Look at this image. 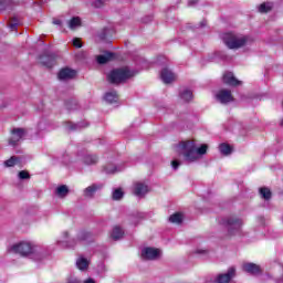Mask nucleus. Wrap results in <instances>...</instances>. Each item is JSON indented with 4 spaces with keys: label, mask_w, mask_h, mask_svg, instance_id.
Masks as SVG:
<instances>
[{
    "label": "nucleus",
    "mask_w": 283,
    "mask_h": 283,
    "mask_svg": "<svg viewBox=\"0 0 283 283\" xmlns=\"http://www.w3.org/2000/svg\"><path fill=\"white\" fill-rule=\"evenodd\" d=\"M74 76H76V71L67 67L62 69L57 74V78H60V81H65V78H74Z\"/></svg>",
    "instance_id": "nucleus-15"
},
{
    "label": "nucleus",
    "mask_w": 283,
    "mask_h": 283,
    "mask_svg": "<svg viewBox=\"0 0 283 283\" xmlns=\"http://www.w3.org/2000/svg\"><path fill=\"white\" fill-rule=\"evenodd\" d=\"M39 61L44 67L52 69L53 65H56V54L54 53L42 54L39 56Z\"/></svg>",
    "instance_id": "nucleus-6"
},
{
    "label": "nucleus",
    "mask_w": 283,
    "mask_h": 283,
    "mask_svg": "<svg viewBox=\"0 0 283 283\" xmlns=\"http://www.w3.org/2000/svg\"><path fill=\"white\" fill-rule=\"evenodd\" d=\"M93 8H103L105 6V1L104 0H95L92 3Z\"/></svg>",
    "instance_id": "nucleus-34"
},
{
    "label": "nucleus",
    "mask_w": 283,
    "mask_h": 283,
    "mask_svg": "<svg viewBox=\"0 0 283 283\" xmlns=\"http://www.w3.org/2000/svg\"><path fill=\"white\" fill-rule=\"evenodd\" d=\"M134 193L135 196H145L146 193H149V188L147 185L136 184Z\"/></svg>",
    "instance_id": "nucleus-18"
},
{
    "label": "nucleus",
    "mask_w": 283,
    "mask_h": 283,
    "mask_svg": "<svg viewBox=\"0 0 283 283\" xmlns=\"http://www.w3.org/2000/svg\"><path fill=\"white\" fill-rule=\"evenodd\" d=\"M106 174H116V167H113L112 169L105 167Z\"/></svg>",
    "instance_id": "nucleus-38"
},
{
    "label": "nucleus",
    "mask_w": 283,
    "mask_h": 283,
    "mask_svg": "<svg viewBox=\"0 0 283 283\" xmlns=\"http://www.w3.org/2000/svg\"><path fill=\"white\" fill-rule=\"evenodd\" d=\"M201 25H205V22H201Z\"/></svg>",
    "instance_id": "nucleus-46"
},
{
    "label": "nucleus",
    "mask_w": 283,
    "mask_h": 283,
    "mask_svg": "<svg viewBox=\"0 0 283 283\" xmlns=\"http://www.w3.org/2000/svg\"><path fill=\"white\" fill-rule=\"evenodd\" d=\"M27 132L24 128H13L11 130L12 137L9 139V145H12V147H15V145L25 136Z\"/></svg>",
    "instance_id": "nucleus-8"
},
{
    "label": "nucleus",
    "mask_w": 283,
    "mask_h": 283,
    "mask_svg": "<svg viewBox=\"0 0 283 283\" xmlns=\"http://www.w3.org/2000/svg\"><path fill=\"white\" fill-rule=\"evenodd\" d=\"M207 149H209V146L207 144H202L199 148H197V156H205V154H207Z\"/></svg>",
    "instance_id": "nucleus-31"
},
{
    "label": "nucleus",
    "mask_w": 283,
    "mask_h": 283,
    "mask_svg": "<svg viewBox=\"0 0 283 283\" xmlns=\"http://www.w3.org/2000/svg\"><path fill=\"white\" fill-rule=\"evenodd\" d=\"M76 266L80 271H87L90 269V261L85 258H80L76 261Z\"/></svg>",
    "instance_id": "nucleus-21"
},
{
    "label": "nucleus",
    "mask_w": 283,
    "mask_h": 283,
    "mask_svg": "<svg viewBox=\"0 0 283 283\" xmlns=\"http://www.w3.org/2000/svg\"><path fill=\"white\" fill-rule=\"evenodd\" d=\"M180 98L186 103H189V101L193 99V93L190 90H185L180 93Z\"/></svg>",
    "instance_id": "nucleus-26"
},
{
    "label": "nucleus",
    "mask_w": 283,
    "mask_h": 283,
    "mask_svg": "<svg viewBox=\"0 0 283 283\" xmlns=\"http://www.w3.org/2000/svg\"><path fill=\"white\" fill-rule=\"evenodd\" d=\"M106 103H109V105H114V103H118V93L116 91L108 92L104 96Z\"/></svg>",
    "instance_id": "nucleus-19"
},
{
    "label": "nucleus",
    "mask_w": 283,
    "mask_h": 283,
    "mask_svg": "<svg viewBox=\"0 0 283 283\" xmlns=\"http://www.w3.org/2000/svg\"><path fill=\"white\" fill-rule=\"evenodd\" d=\"M233 277H235V269L230 268L227 273L219 274L217 276L216 282L217 283H229V282H231V280H233Z\"/></svg>",
    "instance_id": "nucleus-11"
},
{
    "label": "nucleus",
    "mask_w": 283,
    "mask_h": 283,
    "mask_svg": "<svg viewBox=\"0 0 283 283\" xmlns=\"http://www.w3.org/2000/svg\"><path fill=\"white\" fill-rule=\"evenodd\" d=\"M160 78L166 85H169V83H174V81H176V74H174V72H171L167 67H165L161 70Z\"/></svg>",
    "instance_id": "nucleus-14"
},
{
    "label": "nucleus",
    "mask_w": 283,
    "mask_h": 283,
    "mask_svg": "<svg viewBox=\"0 0 283 283\" xmlns=\"http://www.w3.org/2000/svg\"><path fill=\"white\" fill-rule=\"evenodd\" d=\"M67 283H81V281H78L77 279H75V280L69 281Z\"/></svg>",
    "instance_id": "nucleus-43"
},
{
    "label": "nucleus",
    "mask_w": 283,
    "mask_h": 283,
    "mask_svg": "<svg viewBox=\"0 0 283 283\" xmlns=\"http://www.w3.org/2000/svg\"><path fill=\"white\" fill-rule=\"evenodd\" d=\"M123 196H125V193L123 192V189L117 188L114 190L112 198L113 200H120Z\"/></svg>",
    "instance_id": "nucleus-30"
},
{
    "label": "nucleus",
    "mask_w": 283,
    "mask_h": 283,
    "mask_svg": "<svg viewBox=\"0 0 283 283\" xmlns=\"http://www.w3.org/2000/svg\"><path fill=\"white\" fill-rule=\"evenodd\" d=\"M179 145L182 149L181 154L184 156V159L187 163H196V160H198L199 156L197 153L196 142L186 140V142H181Z\"/></svg>",
    "instance_id": "nucleus-2"
},
{
    "label": "nucleus",
    "mask_w": 283,
    "mask_h": 283,
    "mask_svg": "<svg viewBox=\"0 0 283 283\" xmlns=\"http://www.w3.org/2000/svg\"><path fill=\"white\" fill-rule=\"evenodd\" d=\"M219 151H221L223 156H230V154H233V147L227 143H223L219 145Z\"/></svg>",
    "instance_id": "nucleus-20"
},
{
    "label": "nucleus",
    "mask_w": 283,
    "mask_h": 283,
    "mask_svg": "<svg viewBox=\"0 0 283 283\" xmlns=\"http://www.w3.org/2000/svg\"><path fill=\"white\" fill-rule=\"evenodd\" d=\"M115 59L116 54L109 51H105L104 54L96 56V61L99 65H105V63H109V61H114Z\"/></svg>",
    "instance_id": "nucleus-13"
},
{
    "label": "nucleus",
    "mask_w": 283,
    "mask_h": 283,
    "mask_svg": "<svg viewBox=\"0 0 283 283\" xmlns=\"http://www.w3.org/2000/svg\"><path fill=\"white\" fill-rule=\"evenodd\" d=\"M221 224L228 229L229 235H235L242 229V219L235 216L223 218Z\"/></svg>",
    "instance_id": "nucleus-4"
},
{
    "label": "nucleus",
    "mask_w": 283,
    "mask_h": 283,
    "mask_svg": "<svg viewBox=\"0 0 283 283\" xmlns=\"http://www.w3.org/2000/svg\"><path fill=\"white\" fill-rule=\"evenodd\" d=\"M223 43L229 48V50H238L240 48H244L247 45V42L249 41V38L242 36L238 38L233 33H226L223 34Z\"/></svg>",
    "instance_id": "nucleus-3"
},
{
    "label": "nucleus",
    "mask_w": 283,
    "mask_h": 283,
    "mask_svg": "<svg viewBox=\"0 0 283 283\" xmlns=\"http://www.w3.org/2000/svg\"><path fill=\"white\" fill-rule=\"evenodd\" d=\"M82 161L84 165L92 166V165H97L98 164V156L93 155V154H86L82 158Z\"/></svg>",
    "instance_id": "nucleus-17"
},
{
    "label": "nucleus",
    "mask_w": 283,
    "mask_h": 283,
    "mask_svg": "<svg viewBox=\"0 0 283 283\" xmlns=\"http://www.w3.org/2000/svg\"><path fill=\"white\" fill-rule=\"evenodd\" d=\"M169 221L172 222V224H181L182 223V213L176 212L169 217Z\"/></svg>",
    "instance_id": "nucleus-27"
},
{
    "label": "nucleus",
    "mask_w": 283,
    "mask_h": 283,
    "mask_svg": "<svg viewBox=\"0 0 283 283\" xmlns=\"http://www.w3.org/2000/svg\"><path fill=\"white\" fill-rule=\"evenodd\" d=\"M66 127L70 132H75V129H78V124H73L72 122H69Z\"/></svg>",
    "instance_id": "nucleus-35"
},
{
    "label": "nucleus",
    "mask_w": 283,
    "mask_h": 283,
    "mask_svg": "<svg viewBox=\"0 0 283 283\" xmlns=\"http://www.w3.org/2000/svg\"><path fill=\"white\" fill-rule=\"evenodd\" d=\"M80 238H81V240H87V238H90V233L84 232V233H82V235Z\"/></svg>",
    "instance_id": "nucleus-39"
},
{
    "label": "nucleus",
    "mask_w": 283,
    "mask_h": 283,
    "mask_svg": "<svg viewBox=\"0 0 283 283\" xmlns=\"http://www.w3.org/2000/svg\"><path fill=\"white\" fill-rule=\"evenodd\" d=\"M61 23H62V22H61V20H59V19H54V20H53V24H54V25H61Z\"/></svg>",
    "instance_id": "nucleus-41"
},
{
    "label": "nucleus",
    "mask_w": 283,
    "mask_h": 283,
    "mask_svg": "<svg viewBox=\"0 0 283 283\" xmlns=\"http://www.w3.org/2000/svg\"><path fill=\"white\" fill-rule=\"evenodd\" d=\"M135 73L134 71H130L127 67H120V69H114L108 74L107 78L108 82L113 85H119V83H125V81H128V78H132Z\"/></svg>",
    "instance_id": "nucleus-1"
},
{
    "label": "nucleus",
    "mask_w": 283,
    "mask_h": 283,
    "mask_svg": "<svg viewBox=\"0 0 283 283\" xmlns=\"http://www.w3.org/2000/svg\"><path fill=\"white\" fill-rule=\"evenodd\" d=\"M84 283H96V281H94L92 277H88L84 281Z\"/></svg>",
    "instance_id": "nucleus-40"
},
{
    "label": "nucleus",
    "mask_w": 283,
    "mask_h": 283,
    "mask_svg": "<svg viewBox=\"0 0 283 283\" xmlns=\"http://www.w3.org/2000/svg\"><path fill=\"white\" fill-rule=\"evenodd\" d=\"M243 271L245 273H249L250 275H261L262 274V268L255 263H244L243 264Z\"/></svg>",
    "instance_id": "nucleus-12"
},
{
    "label": "nucleus",
    "mask_w": 283,
    "mask_h": 283,
    "mask_svg": "<svg viewBox=\"0 0 283 283\" xmlns=\"http://www.w3.org/2000/svg\"><path fill=\"white\" fill-rule=\"evenodd\" d=\"M259 191H260L261 198H263L264 200H269L273 196V193L271 192V189L266 187L260 188Z\"/></svg>",
    "instance_id": "nucleus-28"
},
{
    "label": "nucleus",
    "mask_w": 283,
    "mask_h": 283,
    "mask_svg": "<svg viewBox=\"0 0 283 283\" xmlns=\"http://www.w3.org/2000/svg\"><path fill=\"white\" fill-rule=\"evenodd\" d=\"M103 189V185L93 184L84 190V198H94L96 191Z\"/></svg>",
    "instance_id": "nucleus-16"
},
{
    "label": "nucleus",
    "mask_w": 283,
    "mask_h": 283,
    "mask_svg": "<svg viewBox=\"0 0 283 283\" xmlns=\"http://www.w3.org/2000/svg\"><path fill=\"white\" fill-rule=\"evenodd\" d=\"M55 193L59 198H65L70 193V188L67 186L62 185L56 188Z\"/></svg>",
    "instance_id": "nucleus-22"
},
{
    "label": "nucleus",
    "mask_w": 283,
    "mask_h": 283,
    "mask_svg": "<svg viewBox=\"0 0 283 283\" xmlns=\"http://www.w3.org/2000/svg\"><path fill=\"white\" fill-rule=\"evenodd\" d=\"M18 176L20 180H30V172L28 170H21Z\"/></svg>",
    "instance_id": "nucleus-32"
},
{
    "label": "nucleus",
    "mask_w": 283,
    "mask_h": 283,
    "mask_svg": "<svg viewBox=\"0 0 283 283\" xmlns=\"http://www.w3.org/2000/svg\"><path fill=\"white\" fill-rule=\"evenodd\" d=\"M217 101L222 105H227V103H233V95L230 90H220L216 95Z\"/></svg>",
    "instance_id": "nucleus-7"
},
{
    "label": "nucleus",
    "mask_w": 283,
    "mask_h": 283,
    "mask_svg": "<svg viewBox=\"0 0 283 283\" xmlns=\"http://www.w3.org/2000/svg\"><path fill=\"white\" fill-rule=\"evenodd\" d=\"M160 255V250L156 248H145L142 250V258L144 260H156Z\"/></svg>",
    "instance_id": "nucleus-9"
},
{
    "label": "nucleus",
    "mask_w": 283,
    "mask_h": 283,
    "mask_svg": "<svg viewBox=\"0 0 283 283\" xmlns=\"http://www.w3.org/2000/svg\"><path fill=\"white\" fill-rule=\"evenodd\" d=\"M73 45H74V48H83V43L81 42V39H78V38H75L73 40Z\"/></svg>",
    "instance_id": "nucleus-36"
},
{
    "label": "nucleus",
    "mask_w": 283,
    "mask_h": 283,
    "mask_svg": "<svg viewBox=\"0 0 283 283\" xmlns=\"http://www.w3.org/2000/svg\"><path fill=\"white\" fill-rule=\"evenodd\" d=\"M21 165V157L12 156L10 159L4 161V167H14Z\"/></svg>",
    "instance_id": "nucleus-23"
},
{
    "label": "nucleus",
    "mask_w": 283,
    "mask_h": 283,
    "mask_svg": "<svg viewBox=\"0 0 283 283\" xmlns=\"http://www.w3.org/2000/svg\"><path fill=\"white\" fill-rule=\"evenodd\" d=\"M171 167H172V169H178V168L180 167V161H178V160H172V161H171Z\"/></svg>",
    "instance_id": "nucleus-37"
},
{
    "label": "nucleus",
    "mask_w": 283,
    "mask_h": 283,
    "mask_svg": "<svg viewBox=\"0 0 283 283\" xmlns=\"http://www.w3.org/2000/svg\"><path fill=\"white\" fill-rule=\"evenodd\" d=\"M99 39H105V35H99Z\"/></svg>",
    "instance_id": "nucleus-44"
},
{
    "label": "nucleus",
    "mask_w": 283,
    "mask_h": 283,
    "mask_svg": "<svg viewBox=\"0 0 283 283\" xmlns=\"http://www.w3.org/2000/svg\"><path fill=\"white\" fill-rule=\"evenodd\" d=\"M195 3H198V0H189L190 6H193Z\"/></svg>",
    "instance_id": "nucleus-42"
},
{
    "label": "nucleus",
    "mask_w": 283,
    "mask_h": 283,
    "mask_svg": "<svg viewBox=\"0 0 283 283\" xmlns=\"http://www.w3.org/2000/svg\"><path fill=\"white\" fill-rule=\"evenodd\" d=\"M222 81L224 85H230L231 87H238V85H242V82L235 78V76L231 72H226L222 76Z\"/></svg>",
    "instance_id": "nucleus-10"
},
{
    "label": "nucleus",
    "mask_w": 283,
    "mask_h": 283,
    "mask_svg": "<svg viewBox=\"0 0 283 283\" xmlns=\"http://www.w3.org/2000/svg\"><path fill=\"white\" fill-rule=\"evenodd\" d=\"M123 235H125V232L123 231V229H120V227L116 226L113 229L111 238H113V240H120V238H123Z\"/></svg>",
    "instance_id": "nucleus-24"
},
{
    "label": "nucleus",
    "mask_w": 283,
    "mask_h": 283,
    "mask_svg": "<svg viewBox=\"0 0 283 283\" xmlns=\"http://www.w3.org/2000/svg\"><path fill=\"white\" fill-rule=\"evenodd\" d=\"M281 126L283 127V119L281 120Z\"/></svg>",
    "instance_id": "nucleus-45"
},
{
    "label": "nucleus",
    "mask_w": 283,
    "mask_h": 283,
    "mask_svg": "<svg viewBox=\"0 0 283 283\" xmlns=\"http://www.w3.org/2000/svg\"><path fill=\"white\" fill-rule=\"evenodd\" d=\"M273 10V6L271 3L263 2L259 6V12L261 14H266L268 12H271Z\"/></svg>",
    "instance_id": "nucleus-25"
},
{
    "label": "nucleus",
    "mask_w": 283,
    "mask_h": 283,
    "mask_svg": "<svg viewBox=\"0 0 283 283\" xmlns=\"http://www.w3.org/2000/svg\"><path fill=\"white\" fill-rule=\"evenodd\" d=\"M17 25H19V20H17V18H13L9 23L11 32H14L17 30Z\"/></svg>",
    "instance_id": "nucleus-33"
},
{
    "label": "nucleus",
    "mask_w": 283,
    "mask_h": 283,
    "mask_svg": "<svg viewBox=\"0 0 283 283\" xmlns=\"http://www.w3.org/2000/svg\"><path fill=\"white\" fill-rule=\"evenodd\" d=\"M11 251H13V253H19L22 258H25L31 255V253H34V248H32V244L28 242H20L12 245Z\"/></svg>",
    "instance_id": "nucleus-5"
},
{
    "label": "nucleus",
    "mask_w": 283,
    "mask_h": 283,
    "mask_svg": "<svg viewBox=\"0 0 283 283\" xmlns=\"http://www.w3.org/2000/svg\"><path fill=\"white\" fill-rule=\"evenodd\" d=\"M78 27H81V18L78 17L72 18L69 22V28L71 30H74V28H78Z\"/></svg>",
    "instance_id": "nucleus-29"
}]
</instances>
